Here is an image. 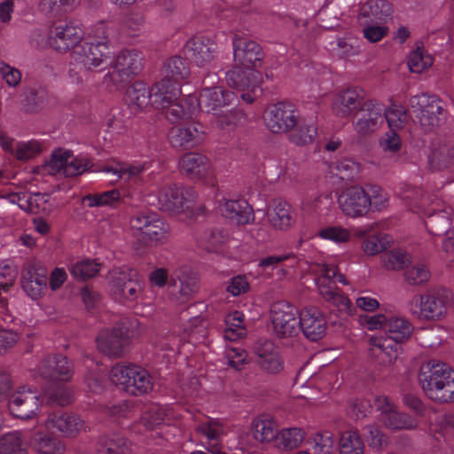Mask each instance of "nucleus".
I'll list each match as a JSON object with an SVG mask.
<instances>
[{"label": "nucleus", "instance_id": "28", "mask_svg": "<svg viewBox=\"0 0 454 454\" xmlns=\"http://www.w3.org/2000/svg\"><path fill=\"white\" fill-rule=\"evenodd\" d=\"M43 424L47 431L56 430L66 436H75L84 425L76 414L62 411L50 414Z\"/></svg>", "mask_w": 454, "mask_h": 454}, {"label": "nucleus", "instance_id": "34", "mask_svg": "<svg viewBox=\"0 0 454 454\" xmlns=\"http://www.w3.org/2000/svg\"><path fill=\"white\" fill-rule=\"evenodd\" d=\"M357 12L358 23L369 20H387L392 14V7L386 0H366L353 10Z\"/></svg>", "mask_w": 454, "mask_h": 454}, {"label": "nucleus", "instance_id": "49", "mask_svg": "<svg viewBox=\"0 0 454 454\" xmlns=\"http://www.w3.org/2000/svg\"><path fill=\"white\" fill-rule=\"evenodd\" d=\"M97 450L98 454H127L129 443L124 437L114 434L100 438Z\"/></svg>", "mask_w": 454, "mask_h": 454}, {"label": "nucleus", "instance_id": "30", "mask_svg": "<svg viewBox=\"0 0 454 454\" xmlns=\"http://www.w3.org/2000/svg\"><path fill=\"white\" fill-rule=\"evenodd\" d=\"M204 137L203 126L194 122L173 127L169 132V141L175 147H193L200 144Z\"/></svg>", "mask_w": 454, "mask_h": 454}, {"label": "nucleus", "instance_id": "17", "mask_svg": "<svg viewBox=\"0 0 454 454\" xmlns=\"http://www.w3.org/2000/svg\"><path fill=\"white\" fill-rule=\"evenodd\" d=\"M410 106L426 131L437 126L443 114V103L434 95H418L410 99Z\"/></svg>", "mask_w": 454, "mask_h": 454}, {"label": "nucleus", "instance_id": "59", "mask_svg": "<svg viewBox=\"0 0 454 454\" xmlns=\"http://www.w3.org/2000/svg\"><path fill=\"white\" fill-rule=\"evenodd\" d=\"M369 200L368 213L380 212L384 210L388 205V195L383 189L378 185H368L364 187Z\"/></svg>", "mask_w": 454, "mask_h": 454}, {"label": "nucleus", "instance_id": "56", "mask_svg": "<svg viewBox=\"0 0 454 454\" xmlns=\"http://www.w3.org/2000/svg\"><path fill=\"white\" fill-rule=\"evenodd\" d=\"M229 239V234L219 229L205 231L198 240V246L208 252H215Z\"/></svg>", "mask_w": 454, "mask_h": 454}, {"label": "nucleus", "instance_id": "43", "mask_svg": "<svg viewBox=\"0 0 454 454\" xmlns=\"http://www.w3.org/2000/svg\"><path fill=\"white\" fill-rule=\"evenodd\" d=\"M176 278L180 283V297L176 298V302L183 303L197 292L198 277L190 269L183 268L176 272Z\"/></svg>", "mask_w": 454, "mask_h": 454}, {"label": "nucleus", "instance_id": "27", "mask_svg": "<svg viewBox=\"0 0 454 454\" xmlns=\"http://www.w3.org/2000/svg\"><path fill=\"white\" fill-rule=\"evenodd\" d=\"M0 146L19 160H27L42 152L43 145L37 140L16 141L5 132L0 131Z\"/></svg>", "mask_w": 454, "mask_h": 454}, {"label": "nucleus", "instance_id": "19", "mask_svg": "<svg viewBox=\"0 0 454 454\" xmlns=\"http://www.w3.org/2000/svg\"><path fill=\"white\" fill-rule=\"evenodd\" d=\"M42 403L35 392L22 387L11 395L8 408L14 417L27 419L38 414Z\"/></svg>", "mask_w": 454, "mask_h": 454}, {"label": "nucleus", "instance_id": "2", "mask_svg": "<svg viewBox=\"0 0 454 454\" xmlns=\"http://www.w3.org/2000/svg\"><path fill=\"white\" fill-rule=\"evenodd\" d=\"M234 67L226 73L230 86L258 87L263 76L257 70L262 59L261 46L254 41L235 35L232 41Z\"/></svg>", "mask_w": 454, "mask_h": 454}, {"label": "nucleus", "instance_id": "45", "mask_svg": "<svg viewBox=\"0 0 454 454\" xmlns=\"http://www.w3.org/2000/svg\"><path fill=\"white\" fill-rule=\"evenodd\" d=\"M290 140L298 145H304L311 143L317 134V128L313 121H300L290 131Z\"/></svg>", "mask_w": 454, "mask_h": 454}, {"label": "nucleus", "instance_id": "26", "mask_svg": "<svg viewBox=\"0 0 454 454\" xmlns=\"http://www.w3.org/2000/svg\"><path fill=\"white\" fill-rule=\"evenodd\" d=\"M364 92L361 88H348L336 93L332 101V112L338 118H348L358 109Z\"/></svg>", "mask_w": 454, "mask_h": 454}, {"label": "nucleus", "instance_id": "29", "mask_svg": "<svg viewBox=\"0 0 454 454\" xmlns=\"http://www.w3.org/2000/svg\"><path fill=\"white\" fill-rule=\"evenodd\" d=\"M6 199L20 209L32 214L48 213L51 210L49 195L45 193L12 192Z\"/></svg>", "mask_w": 454, "mask_h": 454}, {"label": "nucleus", "instance_id": "62", "mask_svg": "<svg viewBox=\"0 0 454 454\" xmlns=\"http://www.w3.org/2000/svg\"><path fill=\"white\" fill-rule=\"evenodd\" d=\"M332 49L341 57H353L360 53L361 43L357 38L352 36H345L338 38L335 41L334 45H333Z\"/></svg>", "mask_w": 454, "mask_h": 454}, {"label": "nucleus", "instance_id": "13", "mask_svg": "<svg viewBox=\"0 0 454 454\" xmlns=\"http://www.w3.org/2000/svg\"><path fill=\"white\" fill-rule=\"evenodd\" d=\"M375 410L379 412L378 419L389 430H412L418 427V420L408 413L402 412L391 399L386 395L374 398Z\"/></svg>", "mask_w": 454, "mask_h": 454}, {"label": "nucleus", "instance_id": "9", "mask_svg": "<svg viewBox=\"0 0 454 454\" xmlns=\"http://www.w3.org/2000/svg\"><path fill=\"white\" fill-rule=\"evenodd\" d=\"M136 319H123L113 328L102 330L96 340L100 352L109 356H121L125 351L129 340L136 337L139 331Z\"/></svg>", "mask_w": 454, "mask_h": 454}, {"label": "nucleus", "instance_id": "18", "mask_svg": "<svg viewBox=\"0 0 454 454\" xmlns=\"http://www.w3.org/2000/svg\"><path fill=\"white\" fill-rule=\"evenodd\" d=\"M340 211L348 217L356 219L368 214L369 200L366 190L360 185H351L343 189L337 198Z\"/></svg>", "mask_w": 454, "mask_h": 454}, {"label": "nucleus", "instance_id": "53", "mask_svg": "<svg viewBox=\"0 0 454 454\" xmlns=\"http://www.w3.org/2000/svg\"><path fill=\"white\" fill-rule=\"evenodd\" d=\"M153 389L152 377L146 370L138 366L130 379L126 392L133 395H143Z\"/></svg>", "mask_w": 454, "mask_h": 454}, {"label": "nucleus", "instance_id": "16", "mask_svg": "<svg viewBox=\"0 0 454 454\" xmlns=\"http://www.w3.org/2000/svg\"><path fill=\"white\" fill-rule=\"evenodd\" d=\"M298 117L295 106L284 102L270 105L262 114L265 126L275 134L290 132L296 126Z\"/></svg>", "mask_w": 454, "mask_h": 454}, {"label": "nucleus", "instance_id": "7", "mask_svg": "<svg viewBox=\"0 0 454 454\" xmlns=\"http://www.w3.org/2000/svg\"><path fill=\"white\" fill-rule=\"evenodd\" d=\"M94 38L92 42H82L72 59L86 70L104 69L112 65L113 47L107 40L108 28L105 22H99L90 32Z\"/></svg>", "mask_w": 454, "mask_h": 454}, {"label": "nucleus", "instance_id": "20", "mask_svg": "<svg viewBox=\"0 0 454 454\" xmlns=\"http://www.w3.org/2000/svg\"><path fill=\"white\" fill-rule=\"evenodd\" d=\"M180 169L192 179L212 184L215 171L208 159L199 153H187L179 161Z\"/></svg>", "mask_w": 454, "mask_h": 454}, {"label": "nucleus", "instance_id": "44", "mask_svg": "<svg viewBox=\"0 0 454 454\" xmlns=\"http://www.w3.org/2000/svg\"><path fill=\"white\" fill-rule=\"evenodd\" d=\"M27 444L19 431L5 434L0 438V454H27Z\"/></svg>", "mask_w": 454, "mask_h": 454}, {"label": "nucleus", "instance_id": "23", "mask_svg": "<svg viewBox=\"0 0 454 454\" xmlns=\"http://www.w3.org/2000/svg\"><path fill=\"white\" fill-rule=\"evenodd\" d=\"M154 92V85L149 89L144 82H135L127 89L124 99L133 112L139 111L151 103L155 107L163 108L166 114L168 102L156 104L153 100Z\"/></svg>", "mask_w": 454, "mask_h": 454}, {"label": "nucleus", "instance_id": "36", "mask_svg": "<svg viewBox=\"0 0 454 454\" xmlns=\"http://www.w3.org/2000/svg\"><path fill=\"white\" fill-rule=\"evenodd\" d=\"M257 363L266 372L278 373L283 369V360L271 341H263L255 348Z\"/></svg>", "mask_w": 454, "mask_h": 454}, {"label": "nucleus", "instance_id": "58", "mask_svg": "<svg viewBox=\"0 0 454 454\" xmlns=\"http://www.w3.org/2000/svg\"><path fill=\"white\" fill-rule=\"evenodd\" d=\"M434 63V59L423 47H417L408 59V67L413 73H422Z\"/></svg>", "mask_w": 454, "mask_h": 454}, {"label": "nucleus", "instance_id": "54", "mask_svg": "<svg viewBox=\"0 0 454 454\" xmlns=\"http://www.w3.org/2000/svg\"><path fill=\"white\" fill-rule=\"evenodd\" d=\"M392 243V238L386 233H377L365 237L361 248L368 255H375L387 249Z\"/></svg>", "mask_w": 454, "mask_h": 454}, {"label": "nucleus", "instance_id": "51", "mask_svg": "<svg viewBox=\"0 0 454 454\" xmlns=\"http://www.w3.org/2000/svg\"><path fill=\"white\" fill-rule=\"evenodd\" d=\"M72 153L69 150L59 149L52 153L50 160L43 166V172L49 175L63 174L66 176V168L68 167Z\"/></svg>", "mask_w": 454, "mask_h": 454}, {"label": "nucleus", "instance_id": "52", "mask_svg": "<svg viewBox=\"0 0 454 454\" xmlns=\"http://www.w3.org/2000/svg\"><path fill=\"white\" fill-rule=\"evenodd\" d=\"M121 200V192L117 189L109 190L100 193L88 194L82 199L84 206L114 207Z\"/></svg>", "mask_w": 454, "mask_h": 454}, {"label": "nucleus", "instance_id": "5", "mask_svg": "<svg viewBox=\"0 0 454 454\" xmlns=\"http://www.w3.org/2000/svg\"><path fill=\"white\" fill-rule=\"evenodd\" d=\"M413 332V326L404 317L400 316L389 317L386 333L388 338L372 336L369 340L370 355L380 364H393L399 354L397 342L408 340Z\"/></svg>", "mask_w": 454, "mask_h": 454}, {"label": "nucleus", "instance_id": "24", "mask_svg": "<svg viewBox=\"0 0 454 454\" xmlns=\"http://www.w3.org/2000/svg\"><path fill=\"white\" fill-rule=\"evenodd\" d=\"M384 106L375 100L365 102L357 120L354 123L355 130L361 136H365L377 130L383 122Z\"/></svg>", "mask_w": 454, "mask_h": 454}, {"label": "nucleus", "instance_id": "61", "mask_svg": "<svg viewBox=\"0 0 454 454\" xmlns=\"http://www.w3.org/2000/svg\"><path fill=\"white\" fill-rule=\"evenodd\" d=\"M363 434L364 440L367 442L369 447L373 449H380L387 444L388 437L381 430L380 426L376 423H372L363 428Z\"/></svg>", "mask_w": 454, "mask_h": 454}, {"label": "nucleus", "instance_id": "35", "mask_svg": "<svg viewBox=\"0 0 454 454\" xmlns=\"http://www.w3.org/2000/svg\"><path fill=\"white\" fill-rule=\"evenodd\" d=\"M114 72L121 77H129L137 73L142 66V54L137 50L129 49L121 51L113 59L110 65Z\"/></svg>", "mask_w": 454, "mask_h": 454}, {"label": "nucleus", "instance_id": "50", "mask_svg": "<svg viewBox=\"0 0 454 454\" xmlns=\"http://www.w3.org/2000/svg\"><path fill=\"white\" fill-rule=\"evenodd\" d=\"M224 336L230 340L243 338L247 334L245 316L240 311H232L225 317Z\"/></svg>", "mask_w": 454, "mask_h": 454}, {"label": "nucleus", "instance_id": "3", "mask_svg": "<svg viewBox=\"0 0 454 454\" xmlns=\"http://www.w3.org/2000/svg\"><path fill=\"white\" fill-rule=\"evenodd\" d=\"M399 196L409 211L423 216H433L432 232L435 235L446 232V238L442 241V250L446 254H453L454 231H449L451 224L450 214L443 211L434 215L430 196L420 188L404 185L401 188Z\"/></svg>", "mask_w": 454, "mask_h": 454}, {"label": "nucleus", "instance_id": "1", "mask_svg": "<svg viewBox=\"0 0 454 454\" xmlns=\"http://www.w3.org/2000/svg\"><path fill=\"white\" fill-rule=\"evenodd\" d=\"M161 75V80L154 84L153 100L156 104L168 102L166 113L168 121H178L203 111L215 116L220 127L234 122L236 112L226 107L236 101V96L221 87H206L199 97L187 96L184 99L185 106L177 101L181 94V83L190 76L189 66L181 57L170 58L163 66Z\"/></svg>", "mask_w": 454, "mask_h": 454}, {"label": "nucleus", "instance_id": "22", "mask_svg": "<svg viewBox=\"0 0 454 454\" xmlns=\"http://www.w3.org/2000/svg\"><path fill=\"white\" fill-rule=\"evenodd\" d=\"M300 330L310 340H320L327 330L325 315L316 307L303 308L300 311Z\"/></svg>", "mask_w": 454, "mask_h": 454}, {"label": "nucleus", "instance_id": "31", "mask_svg": "<svg viewBox=\"0 0 454 454\" xmlns=\"http://www.w3.org/2000/svg\"><path fill=\"white\" fill-rule=\"evenodd\" d=\"M38 371L43 377L56 381H67L73 377L72 367L67 357L61 355L46 359Z\"/></svg>", "mask_w": 454, "mask_h": 454}, {"label": "nucleus", "instance_id": "55", "mask_svg": "<svg viewBox=\"0 0 454 454\" xmlns=\"http://www.w3.org/2000/svg\"><path fill=\"white\" fill-rule=\"evenodd\" d=\"M385 117L388 129L399 131L403 129L407 123V113L401 105L392 103L386 110L383 111V118Z\"/></svg>", "mask_w": 454, "mask_h": 454}, {"label": "nucleus", "instance_id": "15", "mask_svg": "<svg viewBox=\"0 0 454 454\" xmlns=\"http://www.w3.org/2000/svg\"><path fill=\"white\" fill-rule=\"evenodd\" d=\"M109 290L116 300L135 301L142 292L137 271L127 267L109 272Z\"/></svg>", "mask_w": 454, "mask_h": 454}, {"label": "nucleus", "instance_id": "46", "mask_svg": "<svg viewBox=\"0 0 454 454\" xmlns=\"http://www.w3.org/2000/svg\"><path fill=\"white\" fill-rule=\"evenodd\" d=\"M136 370H138V366L133 364H116L111 368L108 377L114 386L126 392Z\"/></svg>", "mask_w": 454, "mask_h": 454}, {"label": "nucleus", "instance_id": "41", "mask_svg": "<svg viewBox=\"0 0 454 454\" xmlns=\"http://www.w3.org/2000/svg\"><path fill=\"white\" fill-rule=\"evenodd\" d=\"M195 420L196 431L210 442H218L227 434L226 426L216 419L202 416L195 419Z\"/></svg>", "mask_w": 454, "mask_h": 454}, {"label": "nucleus", "instance_id": "6", "mask_svg": "<svg viewBox=\"0 0 454 454\" xmlns=\"http://www.w3.org/2000/svg\"><path fill=\"white\" fill-rule=\"evenodd\" d=\"M419 382L429 399L441 403L454 402V370L445 363L431 360L423 364Z\"/></svg>", "mask_w": 454, "mask_h": 454}, {"label": "nucleus", "instance_id": "11", "mask_svg": "<svg viewBox=\"0 0 454 454\" xmlns=\"http://www.w3.org/2000/svg\"><path fill=\"white\" fill-rule=\"evenodd\" d=\"M450 293L437 290L426 294H415L408 302L410 313L420 319L439 321L445 317Z\"/></svg>", "mask_w": 454, "mask_h": 454}, {"label": "nucleus", "instance_id": "4", "mask_svg": "<svg viewBox=\"0 0 454 454\" xmlns=\"http://www.w3.org/2000/svg\"><path fill=\"white\" fill-rule=\"evenodd\" d=\"M180 419V413L173 406L152 404L144 411L139 423L132 425L131 431L137 434L151 431L168 442L182 434Z\"/></svg>", "mask_w": 454, "mask_h": 454}, {"label": "nucleus", "instance_id": "63", "mask_svg": "<svg viewBox=\"0 0 454 454\" xmlns=\"http://www.w3.org/2000/svg\"><path fill=\"white\" fill-rule=\"evenodd\" d=\"M207 323L201 317H194L189 320L184 327L188 341L200 342L206 336Z\"/></svg>", "mask_w": 454, "mask_h": 454}, {"label": "nucleus", "instance_id": "12", "mask_svg": "<svg viewBox=\"0 0 454 454\" xmlns=\"http://www.w3.org/2000/svg\"><path fill=\"white\" fill-rule=\"evenodd\" d=\"M270 318L277 337L288 339L299 334L300 311L293 304L283 301L273 303Z\"/></svg>", "mask_w": 454, "mask_h": 454}, {"label": "nucleus", "instance_id": "57", "mask_svg": "<svg viewBox=\"0 0 454 454\" xmlns=\"http://www.w3.org/2000/svg\"><path fill=\"white\" fill-rule=\"evenodd\" d=\"M305 439V433L299 427L284 428L278 432L277 442L285 450L297 448Z\"/></svg>", "mask_w": 454, "mask_h": 454}, {"label": "nucleus", "instance_id": "47", "mask_svg": "<svg viewBox=\"0 0 454 454\" xmlns=\"http://www.w3.org/2000/svg\"><path fill=\"white\" fill-rule=\"evenodd\" d=\"M364 38L370 43H377L387 37L389 27L387 20H369L359 23Z\"/></svg>", "mask_w": 454, "mask_h": 454}, {"label": "nucleus", "instance_id": "40", "mask_svg": "<svg viewBox=\"0 0 454 454\" xmlns=\"http://www.w3.org/2000/svg\"><path fill=\"white\" fill-rule=\"evenodd\" d=\"M254 437L262 442H270L278 437V425L276 421L266 414H262L254 419L252 422Z\"/></svg>", "mask_w": 454, "mask_h": 454}, {"label": "nucleus", "instance_id": "10", "mask_svg": "<svg viewBox=\"0 0 454 454\" xmlns=\"http://www.w3.org/2000/svg\"><path fill=\"white\" fill-rule=\"evenodd\" d=\"M129 228L133 236L153 246L164 244L170 232L169 225L154 213L134 215L129 219Z\"/></svg>", "mask_w": 454, "mask_h": 454}, {"label": "nucleus", "instance_id": "38", "mask_svg": "<svg viewBox=\"0 0 454 454\" xmlns=\"http://www.w3.org/2000/svg\"><path fill=\"white\" fill-rule=\"evenodd\" d=\"M155 198L160 209L175 214L183 210L186 200L184 197L183 189L176 185L159 189Z\"/></svg>", "mask_w": 454, "mask_h": 454}, {"label": "nucleus", "instance_id": "48", "mask_svg": "<svg viewBox=\"0 0 454 454\" xmlns=\"http://www.w3.org/2000/svg\"><path fill=\"white\" fill-rule=\"evenodd\" d=\"M147 168L148 167L145 163L140 162H135L133 164L118 162L113 166L105 167L102 171L114 176L116 180H129L145 171Z\"/></svg>", "mask_w": 454, "mask_h": 454}, {"label": "nucleus", "instance_id": "14", "mask_svg": "<svg viewBox=\"0 0 454 454\" xmlns=\"http://www.w3.org/2000/svg\"><path fill=\"white\" fill-rule=\"evenodd\" d=\"M83 31L74 20H61L54 23L50 30L46 44L59 52H67L82 42Z\"/></svg>", "mask_w": 454, "mask_h": 454}, {"label": "nucleus", "instance_id": "8", "mask_svg": "<svg viewBox=\"0 0 454 454\" xmlns=\"http://www.w3.org/2000/svg\"><path fill=\"white\" fill-rule=\"evenodd\" d=\"M313 264L315 268H312L311 270L317 275L316 285L322 298L332 303L340 311L353 315L356 308L352 301L344 294L340 293L336 286V282L343 285L348 283L345 276L337 271L334 260L324 262H314Z\"/></svg>", "mask_w": 454, "mask_h": 454}, {"label": "nucleus", "instance_id": "21", "mask_svg": "<svg viewBox=\"0 0 454 454\" xmlns=\"http://www.w3.org/2000/svg\"><path fill=\"white\" fill-rule=\"evenodd\" d=\"M218 211L222 216L238 225H247L254 222L253 207L243 199H222L218 202Z\"/></svg>", "mask_w": 454, "mask_h": 454}, {"label": "nucleus", "instance_id": "32", "mask_svg": "<svg viewBox=\"0 0 454 454\" xmlns=\"http://www.w3.org/2000/svg\"><path fill=\"white\" fill-rule=\"evenodd\" d=\"M268 222L278 231L289 230L296 221L295 213L290 204L286 201H276L266 213Z\"/></svg>", "mask_w": 454, "mask_h": 454}, {"label": "nucleus", "instance_id": "42", "mask_svg": "<svg viewBox=\"0 0 454 454\" xmlns=\"http://www.w3.org/2000/svg\"><path fill=\"white\" fill-rule=\"evenodd\" d=\"M339 454H364V443L357 430L343 431L338 441Z\"/></svg>", "mask_w": 454, "mask_h": 454}, {"label": "nucleus", "instance_id": "64", "mask_svg": "<svg viewBox=\"0 0 454 454\" xmlns=\"http://www.w3.org/2000/svg\"><path fill=\"white\" fill-rule=\"evenodd\" d=\"M100 270V263L94 260L81 261L70 269L71 275L75 278L85 279L94 277Z\"/></svg>", "mask_w": 454, "mask_h": 454}, {"label": "nucleus", "instance_id": "25", "mask_svg": "<svg viewBox=\"0 0 454 454\" xmlns=\"http://www.w3.org/2000/svg\"><path fill=\"white\" fill-rule=\"evenodd\" d=\"M185 51L197 67H208L215 59L217 45L209 37L195 36L185 44Z\"/></svg>", "mask_w": 454, "mask_h": 454}, {"label": "nucleus", "instance_id": "37", "mask_svg": "<svg viewBox=\"0 0 454 454\" xmlns=\"http://www.w3.org/2000/svg\"><path fill=\"white\" fill-rule=\"evenodd\" d=\"M47 279L45 268L32 266L23 276V290L32 299H38L46 290Z\"/></svg>", "mask_w": 454, "mask_h": 454}, {"label": "nucleus", "instance_id": "39", "mask_svg": "<svg viewBox=\"0 0 454 454\" xmlns=\"http://www.w3.org/2000/svg\"><path fill=\"white\" fill-rule=\"evenodd\" d=\"M44 424L36 427L30 436V442L35 450L40 454H59L63 450L61 443L44 432Z\"/></svg>", "mask_w": 454, "mask_h": 454}, {"label": "nucleus", "instance_id": "33", "mask_svg": "<svg viewBox=\"0 0 454 454\" xmlns=\"http://www.w3.org/2000/svg\"><path fill=\"white\" fill-rule=\"evenodd\" d=\"M307 368L303 367L297 374V383L301 387H317L319 389H327L334 386L338 380V376L334 369L331 367H323L318 372L311 374L309 377Z\"/></svg>", "mask_w": 454, "mask_h": 454}, {"label": "nucleus", "instance_id": "60", "mask_svg": "<svg viewBox=\"0 0 454 454\" xmlns=\"http://www.w3.org/2000/svg\"><path fill=\"white\" fill-rule=\"evenodd\" d=\"M315 237H318L324 240L332 241L335 244L348 242L351 234L349 231L340 225H329L321 228Z\"/></svg>", "mask_w": 454, "mask_h": 454}]
</instances>
